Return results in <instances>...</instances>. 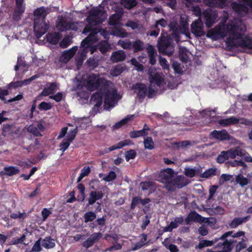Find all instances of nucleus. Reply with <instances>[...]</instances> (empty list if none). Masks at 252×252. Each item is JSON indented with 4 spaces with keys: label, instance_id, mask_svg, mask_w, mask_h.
Masks as SVG:
<instances>
[{
    "label": "nucleus",
    "instance_id": "obj_35",
    "mask_svg": "<svg viewBox=\"0 0 252 252\" xmlns=\"http://www.w3.org/2000/svg\"><path fill=\"white\" fill-rule=\"evenodd\" d=\"M169 27L170 31L172 32L171 35L173 36H174L176 39L178 40L180 38L179 34L181 27H179L176 24L174 23L170 24Z\"/></svg>",
    "mask_w": 252,
    "mask_h": 252
},
{
    "label": "nucleus",
    "instance_id": "obj_54",
    "mask_svg": "<svg viewBox=\"0 0 252 252\" xmlns=\"http://www.w3.org/2000/svg\"><path fill=\"white\" fill-rule=\"evenodd\" d=\"M52 105L50 102L43 101L38 105V109L41 111H47L51 109Z\"/></svg>",
    "mask_w": 252,
    "mask_h": 252
},
{
    "label": "nucleus",
    "instance_id": "obj_50",
    "mask_svg": "<svg viewBox=\"0 0 252 252\" xmlns=\"http://www.w3.org/2000/svg\"><path fill=\"white\" fill-rule=\"evenodd\" d=\"M123 4L125 8L130 9L137 4L136 0H123Z\"/></svg>",
    "mask_w": 252,
    "mask_h": 252
},
{
    "label": "nucleus",
    "instance_id": "obj_26",
    "mask_svg": "<svg viewBox=\"0 0 252 252\" xmlns=\"http://www.w3.org/2000/svg\"><path fill=\"white\" fill-rule=\"evenodd\" d=\"M230 153V149L221 152L220 154L217 157L216 161L219 163L221 164L224 163L226 160H228L229 158H232Z\"/></svg>",
    "mask_w": 252,
    "mask_h": 252
},
{
    "label": "nucleus",
    "instance_id": "obj_61",
    "mask_svg": "<svg viewBox=\"0 0 252 252\" xmlns=\"http://www.w3.org/2000/svg\"><path fill=\"white\" fill-rule=\"evenodd\" d=\"M232 178V176L227 174H222L219 179V183L221 184L224 183L225 182L230 180Z\"/></svg>",
    "mask_w": 252,
    "mask_h": 252
},
{
    "label": "nucleus",
    "instance_id": "obj_32",
    "mask_svg": "<svg viewBox=\"0 0 252 252\" xmlns=\"http://www.w3.org/2000/svg\"><path fill=\"white\" fill-rule=\"evenodd\" d=\"M163 82V79L158 73H156L150 77V82L152 84H155L160 87Z\"/></svg>",
    "mask_w": 252,
    "mask_h": 252
},
{
    "label": "nucleus",
    "instance_id": "obj_44",
    "mask_svg": "<svg viewBox=\"0 0 252 252\" xmlns=\"http://www.w3.org/2000/svg\"><path fill=\"white\" fill-rule=\"evenodd\" d=\"M217 169L216 168H210L206 170L202 174L201 177L204 178H208L212 176L216 175Z\"/></svg>",
    "mask_w": 252,
    "mask_h": 252
},
{
    "label": "nucleus",
    "instance_id": "obj_55",
    "mask_svg": "<svg viewBox=\"0 0 252 252\" xmlns=\"http://www.w3.org/2000/svg\"><path fill=\"white\" fill-rule=\"evenodd\" d=\"M116 177L117 175L116 173L114 171H111L103 178V180L106 182H110L115 180Z\"/></svg>",
    "mask_w": 252,
    "mask_h": 252
},
{
    "label": "nucleus",
    "instance_id": "obj_7",
    "mask_svg": "<svg viewBox=\"0 0 252 252\" xmlns=\"http://www.w3.org/2000/svg\"><path fill=\"white\" fill-rule=\"evenodd\" d=\"M189 183V180L183 175L173 176L170 184L168 186L167 190L174 191L176 189H182Z\"/></svg>",
    "mask_w": 252,
    "mask_h": 252
},
{
    "label": "nucleus",
    "instance_id": "obj_3",
    "mask_svg": "<svg viewBox=\"0 0 252 252\" xmlns=\"http://www.w3.org/2000/svg\"><path fill=\"white\" fill-rule=\"evenodd\" d=\"M109 81L94 73L91 74L87 78L86 87L89 91H94L99 89L100 91L106 90L108 87Z\"/></svg>",
    "mask_w": 252,
    "mask_h": 252
},
{
    "label": "nucleus",
    "instance_id": "obj_28",
    "mask_svg": "<svg viewBox=\"0 0 252 252\" xmlns=\"http://www.w3.org/2000/svg\"><path fill=\"white\" fill-rule=\"evenodd\" d=\"M97 48L99 51L104 54L111 49V45L107 40H102L97 44Z\"/></svg>",
    "mask_w": 252,
    "mask_h": 252
},
{
    "label": "nucleus",
    "instance_id": "obj_4",
    "mask_svg": "<svg viewBox=\"0 0 252 252\" xmlns=\"http://www.w3.org/2000/svg\"><path fill=\"white\" fill-rule=\"evenodd\" d=\"M157 46L159 53L163 55L171 56L174 52V44L168 35L161 36L158 40Z\"/></svg>",
    "mask_w": 252,
    "mask_h": 252
},
{
    "label": "nucleus",
    "instance_id": "obj_49",
    "mask_svg": "<svg viewBox=\"0 0 252 252\" xmlns=\"http://www.w3.org/2000/svg\"><path fill=\"white\" fill-rule=\"evenodd\" d=\"M185 175L189 178L194 177L197 174V170L194 168L186 167L184 171Z\"/></svg>",
    "mask_w": 252,
    "mask_h": 252
},
{
    "label": "nucleus",
    "instance_id": "obj_13",
    "mask_svg": "<svg viewBox=\"0 0 252 252\" xmlns=\"http://www.w3.org/2000/svg\"><path fill=\"white\" fill-rule=\"evenodd\" d=\"M26 6L24 0H15V9L12 17L14 21H18L21 19L25 10Z\"/></svg>",
    "mask_w": 252,
    "mask_h": 252
},
{
    "label": "nucleus",
    "instance_id": "obj_31",
    "mask_svg": "<svg viewBox=\"0 0 252 252\" xmlns=\"http://www.w3.org/2000/svg\"><path fill=\"white\" fill-rule=\"evenodd\" d=\"M134 117V115H127L125 118L116 123L113 126V129H117L126 125L129 121L132 120Z\"/></svg>",
    "mask_w": 252,
    "mask_h": 252
},
{
    "label": "nucleus",
    "instance_id": "obj_18",
    "mask_svg": "<svg viewBox=\"0 0 252 252\" xmlns=\"http://www.w3.org/2000/svg\"><path fill=\"white\" fill-rule=\"evenodd\" d=\"M211 133L214 138L221 141L229 140L230 139L229 135L225 129L220 131L214 130Z\"/></svg>",
    "mask_w": 252,
    "mask_h": 252
},
{
    "label": "nucleus",
    "instance_id": "obj_11",
    "mask_svg": "<svg viewBox=\"0 0 252 252\" xmlns=\"http://www.w3.org/2000/svg\"><path fill=\"white\" fill-rule=\"evenodd\" d=\"M103 90L106 91L104 95V106L105 109H108L113 107V103L118 95L117 92L116 90H109L108 87Z\"/></svg>",
    "mask_w": 252,
    "mask_h": 252
},
{
    "label": "nucleus",
    "instance_id": "obj_53",
    "mask_svg": "<svg viewBox=\"0 0 252 252\" xmlns=\"http://www.w3.org/2000/svg\"><path fill=\"white\" fill-rule=\"evenodd\" d=\"M27 130L30 133L32 134L34 136L38 137V136H42V135L41 134L40 131H39L35 127V126L33 125H30L27 128Z\"/></svg>",
    "mask_w": 252,
    "mask_h": 252
},
{
    "label": "nucleus",
    "instance_id": "obj_2",
    "mask_svg": "<svg viewBox=\"0 0 252 252\" xmlns=\"http://www.w3.org/2000/svg\"><path fill=\"white\" fill-rule=\"evenodd\" d=\"M233 233L232 231L226 232L220 237V241L217 243L213 248L214 249H217V251H211L210 252H230L234 246L237 244L240 240L238 238H231L228 239L227 238Z\"/></svg>",
    "mask_w": 252,
    "mask_h": 252
},
{
    "label": "nucleus",
    "instance_id": "obj_41",
    "mask_svg": "<svg viewBox=\"0 0 252 252\" xmlns=\"http://www.w3.org/2000/svg\"><path fill=\"white\" fill-rule=\"evenodd\" d=\"M96 218V214L92 211H89L86 213L84 216V221L87 223L90 221H93Z\"/></svg>",
    "mask_w": 252,
    "mask_h": 252
},
{
    "label": "nucleus",
    "instance_id": "obj_42",
    "mask_svg": "<svg viewBox=\"0 0 252 252\" xmlns=\"http://www.w3.org/2000/svg\"><path fill=\"white\" fill-rule=\"evenodd\" d=\"M236 182L239 184L241 187L247 185L249 183L248 179L244 177L243 175L240 174L236 177Z\"/></svg>",
    "mask_w": 252,
    "mask_h": 252
},
{
    "label": "nucleus",
    "instance_id": "obj_5",
    "mask_svg": "<svg viewBox=\"0 0 252 252\" xmlns=\"http://www.w3.org/2000/svg\"><path fill=\"white\" fill-rule=\"evenodd\" d=\"M100 33L105 38H107L109 33L106 29H99L96 28L91 35H88L84 39L81 43V46L84 48L90 47L93 43H96L98 39L97 37V34Z\"/></svg>",
    "mask_w": 252,
    "mask_h": 252
},
{
    "label": "nucleus",
    "instance_id": "obj_43",
    "mask_svg": "<svg viewBox=\"0 0 252 252\" xmlns=\"http://www.w3.org/2000/svg\"><path fill=\"white\" fill-rule=\"evenodd\" d=\"M91 99L94 100V101L95 102L94 106L97 108H99L102 103V96L99 94H94L92 96Z\"/></svg>",
    "mask_w": 252,
    "mask_h": 252
},
{
    "label": "nucleus",
    "instance_id": "obj_60",
    "mask_svg": "<svg viewBox=\"0 0 252 252\" xmlns=\"http://www.w3.org/2000/svg\"><path fill=\"white\" fill-rule=\"evenodd\" d=\"M231 238H238L241 240V238H246L245 236V232L243 231H239L236 233H233L232 235H230Z\"/></svg>",
    "mask_w": 252,
    "mask_h": 252
},
{
    "label": "nucleus",
    "instance_id": "obj_36",
    "mask_svg": "<svg viewBox=\"0 0 252 252\" xmlns=\"http://www.w3.org/2000/svg\"><path fill=\"white\" fill-rule=\"evenodd\" d=\"M132 49H133L134 53L143 51L144 49L143 42L139 39L136 40L132 43Z\"/></svg>",
    "mask_w": 252,
    "mask_h": 252
},
{
    "label": "nucleus",
    "instance_id": "obj_33",
    "mask_svg": "<svg viewBox=\"0 0 252 252\" xmlns=\"http://www.w3.org/2000/svg\"><path fill=\"white\" fill-rule=\"evenodd\" d=\"M4 170L5 171V172H1V174L6 175L10 176L16 175L18 174L20 171L18 167L14 166L5 167L4 168Z\"/></svg>",
    "mask_w": 252,
    "mask_h": 252
},
{
    "label": "nucleus",
    "instance_id": "obj_40",
    "mask_svg": "<svg viewBox=\"0 0 252 252\" xmlns=\"http://www.w3.org/2000/svg\"><path fill=\"white\" fill-rule=\"evenodd\" d=\"M148 134V132H144L141 130H133L129 132V136L131 138H135L140 136H146Z\"/></svg>",
    "mask_w": 252,
    "mask_h": 252
},
{
    "label": "nucleus",
    "instance_id": "obj_20",
    "mask_svg": "<svg viewBox=\"0 0 252 252\" xmlns=\"http://www.w3.org/2000/svg\"><path fill=\"white\" fill-rule=\"evenodd\" d=\"M126 55L123 50H118L112 53L110 59L113 63H118L126 59Z\"/></svg>",
    "mask_w": 252,
    "mask_h": 252
},
{
    "label": "nucleus",
    "instance_id": "obj_39",
    "mask_svg": "<svg viewBox=\"0 0 252 252\" xmlns=\"http://www.w3.org/2000/svg\"><path fill=\"white\" fill-rule=\"evenodd\" d=\"M172 68L174 69V73L180 75L183 74V70L181 63L176 61H173L171 65Z\"/></svg>",
    "mask_w": 252,
    "mask_h": 252
},
{
    "label": "nucleus",
    "instance_id": "obj_57",
    "mask_svg": "<svg viewBox=\"0 0 252 252\" xmlns=\"http://www.w3.org/2000/svg\"><path fill=\"white\" fill-rule=\"evenodd\" d=\"M71 143V142L68 141L66 139H63L62 142L60 144V150L63 152H64L67 149Z\"/></svg>",
    "mask_w": 252,
    "mask_h": 252
},
{
    "label": "nucleus",
    "instance_id": "obj_48",
    "mask_svg": "<svg viewBox=\"0 0 252 252\" xmlns=\"http://www.w3.org/2000/svg\"><path fill=\"white\" fill-rule=\"evenodd\" d=\"M125 69V67L122 65H117L111 71V75L113 76L120 75Z\"/></svg>",
    "mask_w": 252,
    "mask_h": 252
},
{
    "label": "nucleus",
    "instance_id": "obj_9",
    "mask_svg": "<svg viewBox=\"0 0 252 252\" xmlns=\"http://www.w3.org/2000/svg\"><path fill=\"white\" fill-rule=\"evenodd\" d=\"M185 220L187 224H189L191 221H203L205 223H207L208 224H214L216 221V220L213 218H203L195 211H193L190 213Z\"/></svg>",
    "mask_w": 252,
    "mask_h": 252
},
{
    "label": "nucleus",
    "instance_id": "obj_46",
    "mask_svg": "<svg viewBox=\"0 0 252 252\" xmlns=\"http://www.w3.org/2000/svg\"><path fill=\"white\" fill-rule=\"evenodd\" d=\"M144 145L145 149L152 150L154 148V143L151 137L144 138Z\"/></svg>",
    "mask_w": 252,
    "mask_h": 252
},
{
    "label": "nucleus",
    "instance_id": "obj_62",
    "mask_svg": "<svg viewBox=\"0 0 252 252\" xmlns=\"http://www.w3.org/2000/svg\"><path fill=\"white\" fill-rule=\"evenodd\" d=\"M122 248V245L119 243H116L115 244L113 245V246L107 248L105 250V252H112L117 250H120Z\"/></svg>",
    "mask_w": 252,
    "mask_h": 252
},
{
    "label": "nucleus",
    "instance_id": "obj_52",
    "mask_svg": "<svg viewBox=\"0 0 252 252\" xmlns=\"http://www.w3.org/2000/svg\"><path fill=\"white\" fill-rule=\"evenodd\" d=\"M119 44L124 49L129 50L132 49V43L129 40H120Z\"/></svg>",
    "mask_w": 252,
    "mask_h": 252
},
{
    "label": "nucleus",
    "instance_id": "obj_17",
    "mask_svg": "<svg viewBox=\"0 0 252 252\" xmlns=\"http://www.w3.org/2000/svg\"><path fill=\"white\" fill-rule=\"evenodd\" d=\"M124 14V10L122 8L119 9L115 13L112 14L109 18L108 23L111 26L117 25L122 16Z\"/></svg>",
    "mask_w": 252,
    "mask_h": 252
},
{
    "label": "nucleus",
    "instance_id": "obj_8",
    "mask_svg": "<svg viewBox=\"0 0 252 252\" xmlns=\"http://www.w3.org/2000/svg\"><path fill=\"white\" fill-rule=\"evenodd\" d=\"M105 11L99 8L92 9L90 10L89 16L86 20L98 25L102 23L105 19Z\"/></svg>",
    "mask_w": 252,
    "mask_h": 252
},
{
    "label": "nucleus",
    "instance_id": "obj_27",
    "mask_svg": "<svg viewBox=\"0 0 252 252\" xmlns=\"http://www.w3.org/2000/svg\"><path fill=\"white\" fill-rule=\"evenodd\" d=\"M147 53L149 59V63L151 65H155L156 63V57L157 55L155 49L153 46L150 45L147 49Z\"/></svg>",
    "mask_w": 252,
    "mask_h": 252
},
{
    "label": "nucleus",
    "instance_id": "obj_63",
    "mask_svg": "<svg viewBox=\"0 0 252 252\" xmlns=\"http://www.w3.org/2000/svg\"><path fill=\"white\" fill-rule=\"evenodd\" d=\"M63 96V93L62 92H58L56 94L50 95L49 98L55 100L57 102H59L62 100Z\"/></svg>",
    "mask_w": 252,
    "mask_h": 252
},
{
    "label": "nucleus",
    "instance_id": "obj_22",
    "mask_svg": "<svg viewBox=\"0 0 252 252\" xmlns=\"http://www.w3.org/2000/svg\"><path fill=\"white\" fill-rule=\"evenodd\" d=\"M239 122V119L234 116H232L226 119H220L219 121V124L223 126H227L230 125L237 124Z\"/></svg>",
    "mask_w": 252,
    "mask_h": 252
},
{
    "label": "nucleus",
    "instance_id": "obj_12",
    "mask_svg": "<svg viewBox=\"0 0 252 252\" xmlns=\"http://www.w3.org/2000/svg\"><path fill=\"white\" fill-rule=\"evenodd\" d=\"M203 29L204 24L200 19L195 20L191 25V32L196 37H201L205 35V32H204Z\"/></svg>",
    "mask_w": 252,
    "mask_h": 252
},
{
    "label": "nucleus",
    "instance_id": "obj_15",
    "mask_svg": "<svg viewBox=\"0 0 252 252\" xmlns=\"http://www.w3.org/2000/svg\"><path fill=\"white\" fill-rule=\"evenodd\" d=\"M151 201V200L149 198H145L142 199L139 196L133 197L130 204V209L134 210L135 207L136 206H138L140 204L144 206L146 208H149V205L148 206H147L146 205L149 204Z\"/></svg>",
    "mask_w": 252,
    "mask_h": 252
},
{
    "label": "nucleus",
    "instance_id": "obj_37",
    "mask_svg": "<svg viewBox=\"0 0 252 252\" xmlns=\"http://www.w3.org/2000/svg\"><path fill=\"white\" fill-rule=\"evenodd\" d=\"M87 22L88 23L87 25L85 27L82 33L84 34H87L88 33L89 34L88 35H91L93 33L95 29L96 28H94L93 26H96L97 25H94V23L93 22H91L89 20H86Z\"/></svg>",
    "mask_w": 252,
    "mask_h": 252
},
{
    "label": "nucleus",
    "instance_id": "obj_23",
    "mask_svg": "<svg viewBox=\"0 0 252 252\" xmlns=\"http://www.w3.org/2000/svg\"><path fill=\"white\" fill-rule=\"evenodd\" d=\"M57 84L56 83H51L48 87H45L40 93L39 96H48L49 94H53L57 90Z\"/></svg>",
    "mask_w": 252,
    "mask_h": 252
},
{
    "label": "nucleus",
    "instance_id": "obj_30",
    "mask_svg": "<svg viewBox=\"0 0 252 252\" xmlns=\"http://www.w3.org/2000/svg\"><path fill=\"white\" fill-rule=\"evenodd\" d=\"M225 45L226 50L228 51H231L238 47H240L239 43L230 37L227 38L225 41Z\"/></svg>",
    "mask_w": 252,
    "mask_h": 252
},
{
    "label": "nucleus",
    "instance_id": "obj_47",
    "mask_svg": "<svg viewBox=\"0 0 252 252\" xmlns=\"http://www.w3.org/2000/svg\"><path fill=\"white\" fill-rule=\"evenodd\" d=\"M78 132V127H76L74 128H72L70 130V131L68 132L66 138H65L68 141L72 142L73 140L75 139V136Z\"/></svg>",
    "mask_w": 252,
    "mask_h": 252
},
{
    "label": "nucleus",
    "instance_id": "obj_10",
    "mask_svg": "<svg viewBox=\"0 0 252 252\" xmlns=\"http://www.w3.org/2000/svg\"><path fill=\"white\" fill-rule=\"evenodd\" d=\"M174 170L172 168H168L162 170L159 174V181L164 184V187L167 190L168 186L174 176Z\"/></svg>",
    "mask_w": 252,
    "mask_h": 252
},
{
    "label": "nucleus",
    "instance_id": "obj_51",
    "mask_svg": "<svg viewBox=\"0 0 252 252\" xmlns=\"http://www.w3.org/2000/svg\"><path fill=\"white\" fill-rule=\"evenodd\" d=\"M159 63L164 70H166L168 72H169V65L165 58L160 56L159 59Z\"/></svg>",
    "mask_w": 252,
    "mask_h": 252
},
{
    "label": "nucleus",
    "instance_id": "obj_14",
    "mask_svg": "<svg viewBox=\"0 0 252 252\" xmlns=\"http://www.w3.org/2000/svg\"><path fill=\"white\" fill-rule=\"evenodd\" d=\"M131 89L137 94L139 99L143 100L147 94V88L145 84L137 83L132 85Z\"/></svg>",
    "mask_w": 252,
    "mask_h": 252
},
{
    "label": "nucleus",
    "instance_id": "obj_21",
    "mask_svg": "<svg viewBox=\"0 0 252 252\" xmlns=\"http://www.w3.org/2000/svg\"><path fill=\"white\" fill-rule=\"evenodd\" d=\"M250 218L249 216L243 218H235L229 223V226L231 228H235L242 223L247 222L250 220Z\"/></svg>",
    "mask_w": 252,
    "mask_h": 252
},
{
    "label": "nucleus",
    "instance_id": "obj_16",
    "mask_svg": "<svg viewBox=\"0 0 252 252\" xmlns=\"http://www.w3.org/2000/svg\"><path fill=\"white\" fill-rule=\"evenodd\" d=\"M206 36L207 37L211 38L214 40H216L224 37V34L222 29L216 27L214 29L209 30Z\"/></svg>",
    "mask_w": 252,
    "mask_h": 252
},
{
    "label": "nucleus",
    "instance_id": "obj_34",
    "mask_svg": "<svg viewBox=\"0 0 252 252\" xmlns=\"http://www.w3.org/2000/svg\"><path fill=\"white\" fill-rule=\"evenodd\" d=\"M42 246L46 249L53 248L55 246L54 240L50 237H46L42 241Z\"/></svg>",
    "mask_w": 252,
    "mask_h": 252
},
{
    "label": "nucleus",
    "instance_id": "obj_56",
    "mask_svg": "<svg viewBox=\"0 0 252 252\" xmlns=\"http://www.w3.org/2000/svg\"><path fill=\"white\" fill-rule=\"evenodd\" d=\"M136 153L134 150H130L126 152L125 158L127 161L135 158Z\"/></svg>",
    "mask_w": 252,
    "mask_h": 252
},
{
    "label": "nucleus",
    "instance_id": "obj_19",
    "mask_svg": "<svg viewBox=\"0 0 252 252\" xmlns=\"http://www.w3.org/2000/svg\"><path fill=\"white\" fill-rule=\"evenodd\" d=\"M103 197V193L101 190L91 191L88 199V205L94 204L96 200L101 199Z\"/></svg>",
    "mask_w": 252,
    "mask_h": 252
},
{
    "label": "nucleus",
    "instance_id": "obj_58",
    "mask_svg": "<svg viewBox=\"0 0 252 252\" xmlns=\"http://www.w3.org/2000/svg\"><path fill=\"white\" fill-rule=\"evenodd\" d=\"M10 217L11 218L13 219H23L24 220L27 217V215L26 213H22L20 212H18V213H11L10 215Z\"/></svg>",
    "mask_w": 252,
    "mask_h": 252
},
{
    "label": "nucleus",
    "instance_id": "obj_38",
    "mask_svg": "<svg viewBox=\"0 0 252 252\" xmlns=\"http://www.w3.org/2000/svg\"><path fill=\"white\" fill-rule=\"evenodd\" d=\"M247 238H241V240L235 246V252H240L242 250L247 248Z\"/></svg>",
    "mask_w": 252,
    "mask_h": 252
},
{
    "label": "nucleus",
    "instance_id": "obj_1",
    "mask_svg": "<svg viewBox=\"0 0 252 252\" xmlns=\"http://www.w3.org/2000/svg\"><path fill=\"white\" fill-rule=\"evenodd\" d=\"M34 32L37 38H40L45 34L48 29V26L45 23V18L47 15L46 10L44 7H40L33 12Z\"/></svg>",
    "mask_w": 252,
    "mask_h": 252
},
{
    "label": "nucleus",
    "instance_id": "obj_29",
    "mask_svg": "<svg viewBox=\"0 0 252 252\" xmlns=\"http://www.w3.org/2000/svg\"><path fill=\"white\" fill-rule=\"evenodd\" d=\"M47 40L51 44H58L61 38V35L58 32L49 33L46 35Z\"/></svg>",
    "mask_w": 252,
    "mask_h": 252
},
{
    "label": "nucleus",
    "instance_id": "obj_64",
    "mask_svg": "<svg viewBox=\"0 0 252 252\" xmlns=\"http://www.w3.org/2000/svg\"><path fill=\"white\" fill-rule=\"evenodd\" d=\"M88 65L89 67L95 68L98 66V62L94 58H89L87 60Z\"/></svg>",
    "mask_w": 252,
    "mask_h": 252
},
{
    "label": "nucleus",
    "instance_id": "obj_45",
    "mask_svg": "<svg viewBox=\"0 0 252 252\" xmlns=\"http://www.w3.org/2000/svg\"><path fill=\"white\" fill-rule=\"evenodd\" d=\"M68 23L69 22H67L66 20H61L60 21L57 25V27L58 30L62 32H64L68 31Z\"/></svg>",
    "mask_w": 252,
    "mask_h": 252
},
{
    "label": "nucleus",
    "instance_id": "obj_59",
    "mask_svg": "<svg viewBox=\"0 0 252 252\" xmlns=\"http://www.w3.org/2000/svg\"><path fill=\"white\" fill-rule=\"evenodd\" d=\"M182 33L186 35L187 37L190 38V32H189L188 26L186 24H184L180 27V33Z\"/></svg>",
    "mask_w": 252,
    "mask_h": 252
},
{
    "label": "nucleus",
    "instance_id": "obj_6",
    "mask_svg": "<svg viewBox=\"0 0 252 252\" xmlns=\"http://www.w3.org/2000/svg\"><path fill=\"white\" fill-rule=\"evenodd\" d=\"M229 37L239 43V46L243 48L252 49V36L244 35L240 32L232 31Z\"/></svg>",
    "mask_w": 252,
    "mask_h": 252
},
{
    "label": "nucleus",
    "instance_id": "obj_25",
    "mask_svg": "<svg viewBox=\"0 0 252 252\" xmlns=\"http://www.w3.org/2000/svg\"><path fill=\"white\" fill-rule=\"evenodd\" d=\"M230 150L232 159H235L237 156L244 158L247 153L245 150H243L239 146L231 148Z\"/></svg>",
    "mask_w": 252,
    "mask_h": 252
},
{
    "label": "nucleus",
    "instance_id": "obj_24",
    "mask_svg": "<svg viewBox=\"0 0 252 252\" xmlns=\"http://www.w3.org/2000/svg\"><path fill=\"white\" fill-rule=\"evenodd\" d=\"M220 241V237L215 238L212 240H203L199 242L198 245L196 246L195 249H202L206 247L212 246L216 243H219Z\"/></svg>",
    "mask_w": 252,
    "mask_h": 252
}]
</instances>
